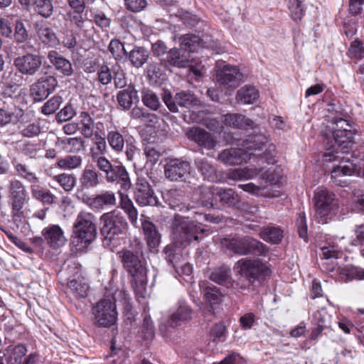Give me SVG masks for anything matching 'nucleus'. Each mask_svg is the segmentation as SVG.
<instances>
[{
	"mask_svg": "<svg viewBox=\"0 0 364 364\" xmlns=\"http://www.w3.org/2000/svg\"><path fill=\"white\" fill-rule=\"evenodd\" d=\"M76 114V110L71 104L66 105L56 115V119L59 122H67Z\"/></svg>",
	"mask_w": 364,
	"mask_h": 364,
	"instance_id": "338daca9",
	"label": "nucleus"
},
{
	"mask_svg": "<svg viewBox=\"0 0 364 364\" xmlns=\"http://www.w3.org/2000/svg\"><path fill=\"white\" fill-rule=\"evenodd\" d=\"M22 196L23 187L21 182L13 181L11 184V197L14 210V220L16 223L21 221Z\"/></svg>",
	"mask_w": 364,
	"mask_h": 364,
	"instance_id": "5701e85b",
	"label": "nucleus"
},
{
	"mask_svg": "<svg viewBox=\"0 0 364 364\" xmlns=\"http://www.w3.org/2000/svg\"><path fill=\"white\" fill-rule=\"evenodd\" d=\"M314 319L316 325L324 328L330 326L331 316L328 314L325 309L316 311L314 315Z\"/></svg>",
	"mask_w": 364,
	"mask_h": 364,
	"instance_id": "774afa93",
	"label": "nucleus"
},
{
	"mask_svg": "<svg viewBox=\"0 0 364 364\" xmlns=\"http://www.w3.org/2000/svg\"><path fill=\"white\" fill-rule=\"evenodd\" d=\"M124 269L132 277V286L138 299H145L147 292V271L140 260L138 252L122 249L117 253Z\"/></svg>",
	"mask_w": 364,
	"mask_h": 364,
	"instance_id": "f257e3e1",
	"label": "nucleus"
},
{
	"mask_svg": "<svg viewBox=\"0 0 364 364\" xmlns=\"http://www.w3.org/2000/svg\"><path fill=\"white\" fill-rule=\"evenodd\" d=\"M304 0H289V9L292 18L295 21L301 20L304 16Z\"/></svg>",
	"mask_w": 364,
	"mask_h": 364,
	"instance_id": "680f3d73",
	"label": "nucleus"
},
{
	"mask_svg": "<svg viewBox=\"0 0 364 364\" xmlns=\"http://www.w3.org/2000/svg\"><path fill=\"white\" fill-rule=\"evenodd\" d=\"M53 179L66 192L71 191L76 184V178L70 173H63L55 175L53 177Z\"/></svg>",
	"mask_w": 364,
	"mask_h": 364,
	"instance_id": "09e8293b",
	"label": "nucleus"
},
{
	"mask_svg": "<svg viewBox=\"0 0 364 364\" xmlns=\"http://www.w3.org/2000/svg\"><path fill=\"white\" fill-rule=\"evenodd\" d=\"M233 270L235 276H244L257 280L269 274V267L259 259L242 258L235 263Z\"/></svg>",
	"mask_w": 364,
	"mask_h": 364,
	"instance_id": "f8f14e48",
	"label": "nucleus"
},
{
	"mask_svg": "<svg viewBox=\"0 0 364 364\" xmlns=\"http://www.w3.org/2000/svg\"><path fill=\"white\" fill-rule=\"evenodd\" d=\"M180 48L191 53L197 51V49L203 47V40L194 34H186L179 38Z\"/></svg>",
	"mask_w": 364,
	"mask_h": 364,
	"instance_id": "72a5a7b5",
	"label": "nucleus"
},
{
	"mask_svg": "<svg viewBox=\"0 0 364 364\" xmlns=\"http://www.w3.org/2000/svg\"><path fill=\"white\" fill-rule=\"evenodd\" d=\"M164 198L171 208L175 210H183L184 196L181 191L171 189L164 194Z\"/></svg>",
	"mask_w": 364,
	"mask_h": 364,
	"instance_id": "c9c22d12",
	"label": "nucleus"
},
{
	"mask_svg": "<svg viewBox=\"0 0 364 364\" xmlns=\"http://www.w3.org/2000/svg\"><path fill=\"white\" fill-rule=\"evenodd\" d=\"M3 356H6L7 364H23V346L8 347Z\"/></svg>",
	"mask_w": 364,
	"mask_h": 364,
	"instance_id": "49530a36",
	"label": "nucleus"
},
{
	"mask_svg": "<svg viewBox=\"0 0 364 364\" xmlns=\"http://www.w3.org/2000/svg\"><path fill=\"white\" fill-rule=\"evenodd\" d=\"M42 60L36 53H26L24 55V74L33 75L41 68Z\"/></svg>",
	"mask_w": 364,
	"mask_h": 364,
	"instance_id": "58836bf2",
	"label": "nucleus"
},
{
	"mask_svg": "<svg viewBox=\"0 0 364 364\" xmlns=\"http://www.w3.org/2000/svg\"><path fill=\"white\" fill-rule=\"evenodd\" d=\"M142 228L149 247L151 250H155L161 242V235L151 222H143Z\"/></svg>",
	"mask_w": 364,
	"mask_h": 364,
	"instance_id": "7c9ffc66",
	"label": "nucleus"
},
{
	"mask_svg": "<svg viewBox=\"0 0 364 364\" xmlns=\"http://www.w3.org/2000/svg\"><path fill=\"white\" fill-rule=\"evenodd\" d=\"M223 124L233 129H242L245 131L252 130L257 134L254 138L245 141V146L248 149H260L261 146L267 142V138L261 132L259 125L245 115L239 113H228L222 117Z\"/></svg>",
	"mask_w": 364,
	"mask_h": 364,
	"instance_id": "20e7f679",
	"label": "nucleus"
},
{
	"mask_svg": "<svg viewBox=\"0 0 364 364\" xmlns=\"http://www.w3.org/2000/svg\"><path fill=\"white\" fill-rule=\"evenodd\" d=\"M190 140L196 142L198 146L206 149H213L215 147L217 141L212 135L205 129L200 127H192L186 133Z\"/></svg>",
	"mask_w": 364,
	"mask_h": 364,
	"instance_id": "aec40b11",
	"label": "nucleus"
},
{
	"mask_svg": "<svg viewBox=\"0 0 364 364\" xmlns=\"http://www.w3.org/2000/svg\"><path fill=\"white\" fill-rule=\"evenodd\" d=\"M81 127L80 132L86 138H91L94 132V121L86 112H82L80 114Z\"/></svg>",
	"mask_w": 364,
	"mask_h": 364,
	"instance_id": "de8ad7c7",
	"label": "nucleus"
},
{
	"mask_svg": "<svg viewBox=\"0 0 364 364\" xmlns=\"http://www.w3.org/2000/svg\"><path fill=\"white\" fill-rule=\"evenodd\" d=\"M50 63L55 66L56 70L65 76H70L73 73L71 63L60 55L55 50H50L48 54Z\"/></svg>",
	"mask_w": 364,
	"mask_h": 364,
	"instance_id": "c85d7f7f",
	"label": "nucleus"
},
{
	"mask_svg": "<svg viewBox=\"0 0 364 364\" xmlns=\"http://www.w3.org/2000/svg\"><path fill=\"white\" fill-rule=\"evenodd\" d=\"M259 236L267 242L278 244L283 238V231L279 228L267 227L260 231Z\"/></svg>",
	"mask_w": 364,
	"mask_h": 364,
	"instance_id": "ea45409f",
	"label": "nucleus"
},
{
	"mask_svg": "<svg viewBox=\"0 0 364 364\" xmlns=\"http://www.w3.org/2000/svg\"><path fill=\"white\" fill-rule=\"evenodd\" d=\"M221 245L223 247L240 255L251 254L262 256L269 251V248L264 244L250 236L224 238L221 240Z\"/></svg>",
	"mask_w": 364,
	"mask_h": 364,
	"instance_id": "0eeeda50",
	"label": "nucleus"
},
{
	"mask_svg": "<svg viewBox=\"0 0 364 364\" xmlns=\"http://www.w3.org/2000/svg\"><path fill=\"white\" fill-rule=\"evenodd\" d=\"M91 158L97 168L105 173L107 183H119L124 190L131 188L132 183L129 173L123 165H112L108 159L97 152L92 153Z\"/></svg>",
	"mask_w": 364,
	"mask_h": 364,
	"instance_id": "423d86ee",
	"label": "nucleus"
},
{
	"mask_svg": "<svg viewBox=\"0 0 364 364\" xmlns=\"http://www.w3.org/2000/svg\"><path fill=\"white\" fill-rule=\"evenodd\" d=\"M100 229L105 240L112 241L116 236L125 233L128 224L122 213L117 210L110 211L101 215Z\"/></svg>",
	"mask_w": 364,
	"mask_h": 364,
	"instance_id": "9d476101",
	"label": "nucleus"
},
{
	"mask_svg": "<svg viewBox=\"0 0 364 364\" xmlns=\"http://www.w3.org/2000/svg\"><path fill=\"white\" fill-rule=\"evenodd\" d=\"M334 126L332 128V134L338 149L343 150L350 148L354 144L355 132L352 125L343 118L333 119Z\"/></svg>",
	"mask_w": 364,
	"mask_h": 364,
	"instance_id": "ddd939ff",
	"label": "nucleus"
},
{
	"mask_svg": "<svg viewBox=\"0 0 364 364\" xmlns=\"http://www.w3.org/2000/svg\"><path fill=\"white\" fill-rule=\"evenodd\" d=\"M340 274L345 277V280L358 279L364 280V269L358 267H345L341 269Z\"/></svg>",
	"mask_w": 364,
	"mask_h": 364,
	"instance_id": "5fc2aeb1",
	"label": "nucleus"
},
{
	"mask_svg": "<svg viewBox=\"0 0 364 364\" xmlns=\"http://www.w3.org/2000/svg\"><path fill=\"white\" fill-rule=\"evenodd\" d=\"M143 104L153 111H156L161 106L159 97L153 91L145 90L141 93Z\"/></svg>",
	"mask_w": 364,
	"mask_h": 364,
	"instance_id": "8fccbe9b",
	"label": "nucleus"
},
{
	"mask_svg": "<svg viewBox=\"0 0 364 364\" xmlns=\"http://www.w3.org/2000/svg\"><path fill=\"white\" fill-rule=\"evenodd\" d=\"M258 90L252 85H245L238 90L235 100L245 105L254 104L259 98Z\"/></svg>",
	"mask_w": 364,
	"mask_h": 364,
	"instance_id": "2f4dec72",
	"label": "nucleus"
},
{
	"mask_svg": "<svg viewBox=\"0 0 364 364\" xmlns=\"http://www.w3.org/2000/svg\"><path fill=\"white\" fill-rule=\"evenodd\" d=\"M200 287L204 294V297L208 304L213 306L215 304H218L222 298V294L218 287L213 285H208L206 282H203L200 284Z\"/></svg>",
	"mask_w": 364,
	"mask_h": 364,
	"instance_id": "e433bc0d",
	"label": "nucleus"
},
{
	"mask_svg": "<svg viewBox=\"0 0 364 364\" xmlns=\"http://www.w3.org/2000/svg\"><path fill=\"white\" fill-rule=\"evenodd\" d=\"M63 103V98L60 96H53L48 100L41 107V112L46 115L53 114Z\"/></svg>",
	"mask_w": 364,
	"mask_h": 364,
	"instance_id": "13d9d810",
	"label": "nucleus"
},
{
	"mask_svg": "<svg viewBox=\"0 0 364 364\" xmlns=\"http://www.w3.org/2000/svg\"><path fill=\"white\" fill-rule=\"evenodd\" d=\"M149 56L148 50L143 47H135L129 53V58L132 65L136 68L141 67Z\"/></svg>",
	"mask_w": 364,
	"mask_h": 364,
	"instance_id": "79ce46f5",
	"label": "nucleus"
},
{
	"mask_svg": "<svg viewBox=\"0 0 364 364\" xmlns=\"http://www.w3.org/2000/svg\"><path fill=\"white\" fill-rule=\"evenodd\" d=\"M162 71L159 65L155 63H149L146 67V77L150 84H156L162 79Z\"/></svg>",
	"mask_w": 364,
	"mask_h": 364,
	"instance_id": "bf43d9fd",
	"label": "nucleus"
},
{
	"mask_svg": "<svg viewBox=\"0 0 364 364\" xmlns=\"http://www.w3.org/2000/svg\"><path fill=\"white\" fill-rule=\"evenodd\" d=\"M116 99L119 107L124 111H127L139 101L138 92L134 85H129L127 88L117 92Z\"/></svg>",
	"mask_w": 364,
	"mask_h": 364,
	"instance_id": "393cba45",
	"label": "nucleus"
},
{
	"mask_svg": "<svg viewBox=\"0 0 364 364\" xmlns=\"http://www.w3.org/2000/svg\"><path fill=\"white\" fill-rule=\"evenodd\" d=\"M243 75L236 66L225 65L218 70L217 80L225 88H235L242 80Z\"/></svg>",
	"mask_w": 364,
	"mask_h": 364,
	"instance_id": "a211bd4d",
	"label": "nucleus"
},
{
	"mask_svg": "<svg viewBox=\"0 0 364 364\" xmlns=\"http://www.w3.org/2000/svg\"><path fill=\"white\" fill-rule=\"evenodd\" d=\"M209 279L227 289L234 287V281L231 278V269L228 266L223 265L214 269L210 274Z\"/></svg>",
	"mask_w": 364,
	"mask_h": 364,
	"instance_id": "cd10ccee",
	"label": "nucleus"
},
{
	"mask_svg": "<svg viewBox=\"0 0 364 364\" xmlns=\"http://www.w3.org/2000/svg\"><path fill=\"white\" fill-rule=\"evenodd\" d=\"M82 161V159L80 156L69 155L58 159L56 166L63 170H73L80 167Z\"/></svg>",
	"mask_w": 364,
	"mask_h": 364,
	"instance_id": "c03bdc74",
	"label": "nucleus"
},
{
	"mask_svg": "<svg viewBox=\"0 0 364 364\" xmlns=\"http://www.w3.org/2000/svg\"><path fill=\"white\" fill-rule=\"evenodd\" d=\"M165 254L167 260L173 264L176 271L178 272V267L181 265V260L183 257L181 251L173 246H167L165 248Z\"/></svg>",
	"mask_w": 364,
	"mask_h": 364,
	"instance_id": "4d7b16f0",
	"label": "nucleus"
},
{
	"mask_svg": "<svg viewBox=\"0 0 364 364\" xmlns=\"http://www.w3.org/2000/svg\"><path fill=\"white\" fill-rule=\"evenodd\" d=\"M134 197L136 202L141 206H157L159 203L153 189L145 178L139 177L137 178Z\"/></svg>",
	"mask_w": 364,
	"mask_h": 364,
	"instance_id": "4468645a",
	"label": "nucleus"
},
{
	"mask_svg": "<svg viewBox=\"0 0 364 364\" xmlns=\"http://www.w3.org/2000/svg\"><path fill=\"white\" fill-rule=\"evenodd\" d=\"M68 289L74 296L80 299L87 296L89 287L83 278L78 277L77 279H72L68 282Z\"/></svg>",
	"mask_w": 364,
	"mask_h": 364,
	"instance_id": "f704fd0d",
	"label": "nucleus"
},
{
	"mask_svg": "<svg viewBox=\"0 0 364 364\" xmlns=\"http://www.w3.org/2000/svg\"><path fill=\"white\" fill-rule=\"evenodd\" d=\"M57 85L58 81L55 77H42L31 86V95L35 101H42L55 90Z\"/></svg>",
	"mask_w": 364,
	"mask_h": 364,
	"instance_id": "f3484780",
	"label": "nucleus"
},
{
	"mask_svg": "<svg viewBox=\"0 0 364 364\" xmlns=\"http://www.w3.org/2000/svg\"><path fill=\"white\" fill-rule=\"evenodd\" d=\"M175 100L179 106L188 109L200 105V100L190 92H177L175 95Z\"/></svg>",
	"mask_w": 364,
	"mask_h": 364,
	"instance_id": "37998d69",
	"label": "nucleus"
},
{
	"mask_svg": "<svg viewBox=\"0 0 364 364\" xmlns=\"http://www.w3.org/2000/svg\"><path fill=\"white\" fill-rule=\"evenodd\" d=\"M215 202L219 201L223 205L232 207L238 203L239 197L231 188L223 189L215 187Z\"/></svg>",
	"mask_w": 364,
	"mask_h": 364,
	"instance_id": "c756f323",
	"label": "nucleus"
},
{
	"mask_svg": "<svg viewBox=\"0 0 364 364\" xmlns=\"http://www.w3.org/2000/svg\"><path fill=\"white\" fill-rule=\"evenodd\" d=\"M115 296H106L93 307L92 314L95 323L102 327H109L117 321V312Z\"/></svg>",
	"mask_w": 364,
	"mask_h": 364,
	"instance_id": "9b49d317",
	"label": "nucleus"
},
{
	"mask_svg": "<svg viewBox=\"0 0 364 364\" xmlns=\"http://www.w3.org/2000/svg\"><path fill=\"white\" fill-rule=\"evenodd\" d=\"M190 164L188 161L174 159L170 160L164 166V174L171 181L186 180L190 174Z\"/></svg>",
	"mask_w": 364,
	"mask_h": 364,
	"instance_id": "dca6fc26",
	"label": "nucleus"
},
{
	"mask_svg": "<svg viewBox=\"0 0 364 364\" xmlns=\"http://www.w3.org/2000/svg\"><path fill=\"white\" fill-rule=\"evenodd\" d=\"M35 28L38 37L43 43L53 45L57 42L55 33L43 21L36 22Z\"/></svg>",
	"mask_w": 364,
	"mask_h": 364,
	"instance_id": "4c0bfd02",
	"label": "nucleus"
},
{
	"mask_svg": "<svg viewBox=\"0 0 364 364\" xmlns=\"http://www.w3.org/2000/svg\"><path fill=\"white\" fill-rule=\"evenodd\" d=\"M215 187L200 186L196 188L191 196L193 207H203L205 208H215Z\"/></svg>",
	"mask_w": 364,
	"mask_h": 364,
	"instance_id": "6ab92c4d",
	"label": "nucleus"
},
{
	"mask_svg": "<svg viewBox=\"0 0 364 364\" xmlns=\"http://www.w3.org/2000/svg\"><path fill=\"white\" fill-rule=\"evenodd\" d=\"M165 63L177 68H187L191 63V55L181 48L170 49L163 59Z\"/></svg>",
	"mask_w": 364,
	"mask_h": 364,
	"instance_id": "412c9836",
	"label": "nucleus"
},
{
	"mask_svg": "<svg viewBox=\"0 0 364 364\" xmlns=\"http://www.w3.org/2000/svg\"><path fill=\"white\" fill-rule=\"evenodd\" d=\"M201 226H198L188 218L176 214L172 223L171 239L176 247H186L193 240H198L200 234L205 232Z\"/></svg>",
	"mask_w": 364,
	"mask_h": 364,
	"instance_id": "39448f33",
	"label": "nucleus"
},
{
	"mask_svg": "<svg viewBox=\"0 0 364 364\" xmlns=\"http://www.w3.org/2000/svg\"><path fill=\"white\" fill-rule=\"evenodd\" d=\"M85 203L90 208L99 210L115 205L116 197L112 191H107L87 198Z\"/></svg>",
	"mask_w": 364,
	"mask_h": 364,
	"instance_id": "b1692460",
	"label": "nucleus"
},
{
	"mask_svg": "<svg viewBox=\"0 0 364 364\" xmlns=\"http://www.w3.org/2000/svg\"><path fill=\"white\" fill-rule=\"evenodd\" d=\"M339 149L336 150L328 149L323 155L324 161L332 162L338 160L339 163L334 166L331 171V176L333 182L341 186H345L346 181L343 178L346 176H350L354 174H360L361 173V166L358 163V159L350 154L348 151H342L340 155Z\"/></svg>",
	"mask_w": 364,
	"mask_h": 364,
	"instance_id": "7ed1b4c3",
	"label": "nucleus"
},
{
	"mask_svg": "<svg viewBox=\"0 0 364 364\" xmlns=\"http://www.w3.org/2000/svg\"><path fill=\"white\" fill-rule=\"evenodd\" d=\"M210 337L213 342H224L226 339V327L222 323H216L210 331Z\"/></svg>",
	"mask_w": 364,
	"mask_h": 364,
	"instance_id": "0e129e2a",
	"label": "nucleus"
},
{
	"mask_svg": "<svg viewBox=\"0 0 364 364\" xmlns=\"http://www.w3.org/2000/svg\"><path fill=\"white\" fill-rule=\"evenodd\" d=\"M227 176L229 179L233 181L249 180L260 177L266 183H277L282 177L280 169L266 166L259 168L252 166L231 169L228 171Z\"/></svg>",
	"mask_w": 364,
	"mask_h": 364,
	"instance_id": "6e6552de",
	"label": "nucleus"
},
{
	"mask_svg": "<svg viewBox=\"0 0 364 364\" xmlns=\"http://www.w3.org/2000/svg\"><path fill=\"white\" fill-rule=\"evenodd\" d=\"M85 10H73L66 14L65 20L69 21L77 29L82 30L85 23L87 21V18L83 15Z\"/></svg>",
	"mask_w": 364,
	"mask_h": 364,
	"instance_id": "a18cd8bd",
	"label": "nucleus"
},
{
	"mask_svg": "<svg viewBox=\"0 0 364 364\" xmlns=\"http://www.w3.org/2000/svg\"><path fill=\"white\" fill-rule=\"evenodd\" d=\"M118 194L119 196V207L127 214L131 223L134 225H136L138 213L136 208L134 205L133 202L129 198L127 193L119 191Z\"/></svg>",
	"mask_w": 364,
	"mask_h": 364,
	"instance_id": "473e14b6",
	"label": "nucleus"
},
{
	"mask_svg": "<svg viewBox=\"0 0 364 364\" xmlns=\"http://www.w3.org/2000/svg\"><path fill=\"white\" fill-rule=\"evenodd\" d=\"M43 235L46 241L53 248H59L66 242L63 231L57 225H53L43 229Z\"/></svg>",
	"mask_w": 364,
	"mask_h": 364,
	"instance_id": "a878e982",
	"label": "nucleus"
},
{
	"mask_svg": "<svg viewBox=\"0 0 364 364\" xmlns=\"http://www.w3.org/2000/svg\"><path fill=\"white\" fill-rule=\"evenodd\" d=\"M198 170L205 180L215 181L218 179L215 168L205 159H198L195 161Z\"/></svg>",
	"mask_w": 364,
	"mask_h": 364,
	"instance_id": "a19ab883",
	"label": "nucleus"
},
{
	"mask_svg": "<svg viewBox=\"0 0 364 364\" xmlns=\"http://www.w3.org/2000/svg\"><path fill=\"white\" fill-rule=\"evenodd\" d=\"M107 139L109 145L114 151L120 153L123 151L124 146V139L118 131L109 132Z\"/></svg>",
	"mask_w": 364,
	"mask_h": 364,
	"instance_id": "603ef678",
	"label": "nucleus"
},
{
	"mask_svg": "<svg viewBox=\"0 0 364 364\" xmlns=\"http://www.w3.org/2000/svg\"><path fill=\"white\" fill-rule=\"evenodd\" d=\"M34 11L46 18H49L53 12V3L50 0H36Z\"/></svg>",
	"mask_w": 364,
	"mask_h": 364,
	"instance_id": "864d4df0",
	"label": "nucleus"
},
{
	"mask_svg": "<svg viewBox=\"0 0 364 364\" xmlns=\"http://www.w3.org/2000/svg\"><path fill=\"white\" fill-rule=\"evenodd\" d=\"M260 182L259 185H256L254 183H247L245 184H240L239 188L245 192L250 194L258 196L262 191H264L269 183H266L265 181L262 180L260 177Z\"/></svg>",
	"mask_w": 364,
	"mask_h": 364,
	"instance_id": "e2e57ef3",
	"label": "nucleus"
},
{
	"mask_svg": "<svg viewBox=\"0 0 364 364\" xmlns=\"http://www.w3.org/2000/svg\"><path fill=\"white\" fill-rule=\"evenodd\" d=\"M192 317V309L185 301H179L176 310L171 314L168 320V324L171 327L176 328L191 320Z\"/></svg>",
	"mask_w": 364,
	"mask_h": 364,
	"instance_id": "4be33fe9",
	"label": "nucleus"
},
{
	"mask_svg": "<svg viewBox=\"0 0 364 364\" xmlns=\"http://www.w3.org/2000/svg\"><path fill=\"white\" fill-rule=\"evenodd\" d=\"M101 174L91 166H86L79 178L80 186L84 189L97 187L101 183Z\"/></svg>",
	"mask_w": 364,
	"mask_h": 364,
	"instance_id": "bb28decb",
	"label": "nucleus"
},
{
	"mask_svg": "<svg viewBox=\"0 0 364 364\" xmlns=\"http://www.w3.org/2000/svg\"><path fill=\"white\" fill-rule=\"evenodd\" d=\"M62 143L68 152L77 153L85 149V141L81 137L67 138L63 140Z\"/></svg>",
	"mask_w": 364,
	"mask_h": 364,
	"instance_id": "6e6d98bb",
	"label": "nucleus"
},
{
	"mask_svg": "<svg viewBox=\"0 0 364 364\" xmlns=\"http://www.w3.org/2000/svg\"><path fill=\"white\" fill-rule=\"evenodd\" d=\"M244 149L230 148L222 151L218 156V160L225 165L236 166L247 162L251 159L252 153L247 149L245 141Z\"/></svg>",
	"mask_w": 364,
	"mask_h": 364,
	"instance_id": "2eb2a0df",
	"label": "nucleus"
},
{
	"mask_svg": "<svg viewBox=\"0 0 364 364\" xmlns=\"http://www.w3.org/2000/svg\"><path fill=\"white\" fill-rule=\"evenodd\" d=\"M316 207L315 220L321 224H326L337 213L338 205L334 194L325 188H318L314 197Z\"/></svg>",
	"mask_w": 364,
	"mask_h": 364,
	"instance_id": "1a4fd4ad",
	"label": "nucleus"
},
{
	"mask_svg": "<svg viewBox=\"0 0 364 364\" xmlns=\"http://www.w3.org/2000/svg\"><path fill=\"white\" fill-rule=\"evenodd\" d=\"M97 237V218L85 210L80 211L73 225V250L75 253L86 252L88 246Z\"/></svg>",
	"mask_w": 364,
	"mask_h": 364,
	"instance_id": "f03ea898",
	"label": "nucleus"
},
{
	"mask_svg": "<svg viewBox=\"0 0 364 364\" xmlns=\"http://www.w3.org/2000/svg\"><path fill=\"white\" fill-rule=\"evenodd\" d=\"M237 280L234 282V287L238 292L246 294L254 289L255 280L244 276H236Z\"/></svg>",
	"mask_w": 364,
	"mask_h": 364,
	"instance_id": "3c124183",
	"label": "nucleus"
},
{
	"mask_svg": "<svg viewBox=\"0 0 364 364\" xmlns=\"http://www.w3.org/2000/svg\"><path fill=\"white\" fill-rule=\"evenodd\" d=\"M112 72L114 73L112 78L115 87L117 88L125 87L127 83L125 73L123 69L119 65H116L112 67Z\"/></svg>",
	"mask_w": 364,
	"mask_h": 364,
	"instance_id": "69168bd1",
	"label": "nucleus"
},
{
	"mask_svg": "<svg viewBox=\"0 0 364 364\" xmlns=\"http://www.w3.org/2000/svg\"><path fill=\"white\" fill-rule=\"evenodd\" d=\"M33 196L44 203L51 204L53 202L54 196L48 191L41 188L38 185L33 184L31 186Z\"/></svg>",
	"mask_w": 364,
	"mask_h": 364,
	"instance_id": "052dcab7",
	"label": "nucleus"
}]
</instances>
